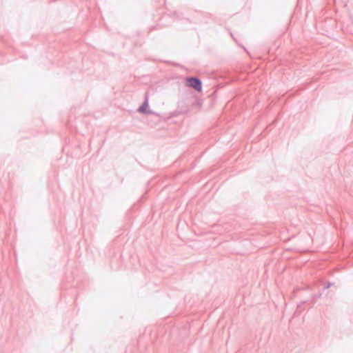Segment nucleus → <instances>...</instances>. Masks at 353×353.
<instances>
[{
	"instance_id": "nucleus-4",
	"label": "nucleus",
	"mask_w": 353,
	"mask_h": 353,
	"mask_svg": "<svg viewBox=\"0 0 353 353\" xmlns=\"http://www.w3.org/2000/svg\"><path fill=\"white\" fill-rule=\"evenodd\" d=\"M333 285V283H327L326 284V285L325 286V289H328L329 288H330L332 285Z\"/></svg>"
},
{
	"instance_id": "nucleus-3",
	"label": "nucleus",
	"mask_w": 353,
	"mask_h": 353,
	"mask_svg": "<svg viewBox=\"0 0 353 353\" xmlns=\"http://www.w3.org/2000/svg\"><path fill=\"white\" fill-rule=\"evenodd\" d=\"M305 302H301L300 304L297 305L296 310L295 311V314H299L301 312V307Z\"/></svg>"
},
{
	"instance_id": "nucleus-2",
	"label": "nucleus",
	"mask_w": 353,
	"mask_h": 353,
	"mask_svg": "<svg viewBox=\"0 0 353 353\" xmlns=\"http://www.w3.org/2000/svg\"><path fill=\"white\" fill-rule=\"evenodd\" d=\"M138 112L145 114H152V111L149 110L148 99L147 96H145V100L142 105L139 108Z\"/></svg>"
},
{
	"instance_id": "nucleus-1",
	"label": "nucleus",
	"mask_w": 353,
	"mask_h": 353,
	"mask_svg": "<svg viewBox=\"0 0 353 353\" xmlns=\"http://www.w3.org/2000/svg\"><path fill=\"white\" fill-rule=\"evenodd\" d=\"M186 85L194 89L196 92L202 90V81L197 77H188L185 79Z\"/></svg>"
}]
</instances>
